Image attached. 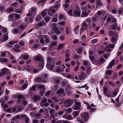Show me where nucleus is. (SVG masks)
<instances>
[{
    "instance_id": "f257e3e1",
    "label": "nucleus",
    "mask_w": 123,
    "mask_h": 123,
    "mask_svg": "<svg viewBox=\"0 0 123 123\" xmlns=\"http://www.w3.org/2000/svg\"><path fill=\"white\" fill-rule=\"evenodd\" d=\"M73 103L72 100L69 99H68L64 102L65 106L66 107L70 106Z\"/></svg>"
},
{
    "instance_id": "f03ea898",
    "label": "nucleus",
    "mask_w": 123,
    "mask_h": 123,
    "mask_svg": "<svg viewBox=\"0 0 123 123\" xmlns=\"http://www.w3.org/2000/svg\"><path fill=\"white\" fill-rule=\"evenodd\" d=\"M56 93L60 96H63L65 95L64 89L62 88H61L57 91Z\"/></svg>"
},
{
    "instance_id": "7ed1b4c3",
    "label": "nucleus",
    "mask_w": 123,
    "mask_h": 123,
    "mask_svg": "<svg viewBox=\"0 0 123 123\" xmlns=\"http://www.w3.org/2000/svg\"><path fill=\"white\" fill-rule=\"evenodd\" d=\"M35 60L37 61H40L41 62V65L42 66L41 68H43L44 66V61L43 59L41 57L38 56H35Z\"/></svg>"
},
{
    "instance_id": "20e7f679",
    "label": "nucleus",
    "mask_w": 123,
    "mask_h": 123,
    "mask_svg": "<svg viewBox=\"0 0 123 123\" xmlns=\"http://www.w3.org/2000/svg\"><path fill=\"white\" fill-rule=\"evenodd\" d=\"M81 116L82 118L85 119V121H86L88 120V119L87 118L89 116L88 114V113L86 112L85 113L81 114Z\"/></svg>"
},
{
    "instance_id": "39448f33",
    "label": "nucleus",
    "mask_w": 123,
    "mask_h": 123,
    "mask_svg": "<svg viewBox=\"0 0 123 123\" xmlns=\"http://www.w3.org/2000/svg\"><path fill=\"white\" fill-rule=\"evenodd\" d=\"M73 16L77 17H80V16L81 10H73Z\"/></svg>"
},
{
    "instance_id": "423d86ee",
    "label": "nucleus",
    "mask_w": 123,
    "mask_h": 123,
    "mask_svg": "<svg viewBox=\"0 0 123 123\" xmlns=\"http://www.w3.org/2000/svg\"><path fill=\"white\" fill-rule=\"evenodd\" d=\"M55 61L54 59L52 58L49 57L47 59V66H49L54 63Z\"/></svg>"
},
{
    "instance_id": "0eeeda50",
    "label": "nucleus",
    "mask_w": 123,
    "mask_h": 123,
    "mask_svg": "<svg viewBox=\"0 0 123 123\" xmlns=\"http://www.w3.org/2000/svg\"><path fill=\"white\" fill-rule=\"evenodd\" d=\"M75 106L73 109L74 110H77L79 109L81 106V103L78 102H77L75 103Z\"/></svg>"
},
{
    "instance_id": "6e6552de",
    "label": "nucleus",
    "mask_w": 123,
    "mask_h": 123,
    "mask_svg": "<svg viewBox=\"0 0 123 123\" xmlns=\"http://www.w3.org/2000/svg\"><path fill=\"white\" fill-rule=\"evenodd\" d=\"M115 63V61L114 60H112L110 63L108 65L107 67V69H111L112 67L114 66Z\"/></svg>"
},
{
    "instance_id": "1a4fd4ad",
    "label": "nucleus",
    "mask_w": 123,
    "mask_h": 123,
    "mask_svg": "<svg viewBox=\"0 0 123 123\" xmlns=\"http://www.w3.org/2000/svg\"><path fill=\"white\" fill-rule=\"evenodd\" d=\"M29 55L25 53L21 55L20 57L26 60H28L29 59Z\"/></svg>"
},
{
    "instance_id": "9d476101",
    "label": "nucleus",
    "mask_w": 123,
    "mask_h": 123,
    "mask_svg": "<svg viewBox=\"0 0 123 123\" xmlns=\"http://www.w3.org/2000/svg\"><path fill=\"white\" fill-rule=\"evenodd\" d=\"M1 72L4 74H6L7 75L9 74V69L6 68H4L2 69Z\"/></svg>"
},
{
    "instance_id": "9b49d317",
    "label": "nucleus",
    "mask_w": 123,
    "mask_h": 123,
    "mask_svg": "<svg viewBox=\"0 0 123 123\" xmlns=\"http://www.w3.org/2000/svg\"><path fill=\"white\" fill-rule=\"evenodd\" d=\"M111 42L113 44H116L117 42L118 38L113 36L111 37Z\"/></svg>"
},
{
    "instance_id": "f8f14e48",
    "label": "nucleus",
    "mask_w": 123,
    "mask_h": 123,
    "mask_svg": "<svg viewBox=\"0 0 123 123\" xmlns=\"http://www.w3.org/2000/svg\"><path fill=\"white\" fill-rule=\"evenodd\" d=\"M12 32L14 34H19L20 33V32L17 28L13 29L12 31Z\"/></svg>"
},
{
    "instance_id": "ddd939ff",
    "label": "nucleus",
    "mask_w": 123,
    "mask_h": 123,
    "mask_svg": "<svg viewBox=\"0 0 123 123\" xmlns=\"http://www.w3.org/2000/svg\"><path fill=\"white\" fill-rule=\"evenodd\" d=\"M1 106L4 108H7L8 107V105L7 104H5L4 102L3 101H2V99H1Z\"/></svg>"
},
{
    "instance_id": "4468645a",
    "label": "nucleus",
    "mask_w": 123,
    "mask_h": 123,
    "mask_svg": "<svg viewBox=\"0 0 123 123\" xmlns=\"http://www.w3.org/2000/svg\"><path fill=\"white\" fill-rule=\"evenodd\" d=\"M79 25H78L76 26L74 29V31L76 34H78L79 33Z\"/></svg>"
},
{
    "instance_id": "2eb2a0df",
    "label": "nucleus",
    "mask_w": 123,
    "mask_h": 123,
    "mask_svg": "<svg viewBox=\"0 0 123 123\" xmlns=\"http://www.w3.org/2000/svg\"><path fill=\"white\" fill-rule=\"evenodd\" d=\"M89 14V13L85 11H83L81 15V16L82 17H87Z\"/></svg>"
},
{
    "instance_id": "dca6fc26",
    "label": "nucleus",
    "mask_w": 123,
    "mask_h": 123,
    "mask_svg": "<svg viewBox=\"0 0 123 123\" xmlns=\"http://www.w3.org/2000/svg\"><path fill=\"white\" fill-rule=\"evenodd\" d=\"M19 23V21H16L14 22L11 25V26L13 27L17 26Z\"/></svg>"
},
{
    "instance_id": "f3484780",
    "label": "nucleus",
    "mask_w": 123,
    "mask_h": 123,
    "mask_svg": "<svg viewBox=\"0 0 123 123\" xmlns=\"http://www.w3.org/2000/svg\"><path fill=\"white\" fill-rule=\"evenodd\" d=\"M46 23L44 22H40L37 24V26H41L46 25Z\"/></svg>"
},
{
    "instance_id": "a211bd4d",
    "label": "nucleus",
    "mask_w": 123,
    "mask_h": 123,
    "mask_svg": "<svg viewBox=\"0 0 123 123\" xmlns=\"http://www.w3.org/2000/svg\"><path fill=\"white\" fill-rule=\"evenodd\" d=\"M48 10L46 9L43 11L41 13V14L43 17H44L47 15Z\"/></svg>"
},
{
    "instance_id": "6ab92c4d",
    "label": "nucleus",
    "mask_w": 123,
    "mask_h": 123,
    "mask_svg": "<svg viewBox=\"0 0 123 123\" xmlns=\"http://www.w3.org/2000/svg\"><path fill=\"white\" fill-rule=\"evenodd\" d=\"M54 31L57 35H59L61 33V31L59 30L57 28H54Z\"/></svg>"
},
{
    "instance_id": "aec40b11",
    "label": "nucleus",
    "mask_w": 123,
    "mask_h": 123,
    "mask_svg": "<svg viewBox=\"0 0 123 123\" xmlns=\"http://www.w3.org/2000/svg\"><path fill=\"white\" fill-rule=\"evenodd\" d=\"M79 111H74L72 113V115L74 118L76 117L79 114Z\"/></svg>"
},
{
    "instance_id": "412c9836",
    "label": "nucleus",
    "mask_w": 123,
    "mask_h": 123,
    "mask_svg": "<svg viewBox=\"0 0 123 123\" xmlns=\"http://www.w3.org/2000/svg\"><path fill=\"white\" fill-rule=\"evenodd\" d=\"M55 110L54 109H51L49 111V113L51 116L53 117H55L54 115Z\"/></svg>"
},
{
    "instance_id": "4be33fe9",
    "label": "nucleus",
    "mask_w": 123,
    "mask_h": 123,
    "mask_svg": "<svg viewBox=\"0 0 123 123\" xmlns=\"http://www.w3.org/2000/svg\"><path fill=\"white\" fill-rule=\"evenodd\" d=\"M115 44H110L107 45L106 48H110L112 49H113L114 48L115 46Z\"/></svg>"
},
{
    "instance_id": "5701e85b",
    "label": "nucleus",
    "mask_w": 123,
    "mask_h": 123,
    "mask_svg": "<svg viewBox=\"0 0 123 123\" xmlns=\"http://www.w3.org/2000/svg\"><path fill=\"white\" fill-rule=\"evenodd\" d=\"M38 96H34L33 98V99L34 101L37 102L38 100L41 99Z\"/></svg>"
},
{
    "instance_id": "b1692460",
    "label": "nucleus",
    "mask_w": 123,
    "mask_h": 123,
    "mask_svg": "<svg viewBox=\"0 0 123 123\" xmlns=\"http://www.w3.org/2000/svg\"><path fill=\"white\" fill-rule=\"evenodd\" d=\"M13 8L12 7L6 9V12L8 13H10L13 12Z\"/></svg>"
},
{
    "instance_id": "393cba45",
    "label": "nucleus",
    "mask_w": 123,
    "mask_h": 123,
    "mask_svg": "<svg viewBox=\"0 0 123 123\" xmlns=\"http://www.w3.org/2000/svg\"><path fill=\"white\" fill-rule=\"evenodd\" d=\"M55 66V64H51L49 65V66H47V67L49 69L51 70L53 69V68Z\"/></svg>"
},
{
    "instance_id": "a878e982",
    "label": "nucleus",
    "mask_w": 123,
    "mask_h": 123,
    "mask_svg": "<svg viewBox=\"0 0 123 123\" xmlns=\"http://www.w3.org/2000/svg\"><path fill=\"white\" fill-rule=\"evenodd\" d=\"M4 37L3 38V40H2V42H4L7 40L8 38V37L7 36V34H4Z\"/></svg>"
},
{
    "instance_id": "bb28decb",
    "label": "nucleus",
    "mask_w": 123,
    "mask_h": 123,
    "mask_svg": "<svg viewBox=\"0 0 123 123\" xmlns=\"http://www.w3.org/2000/svg\"><path fill=\"white\" fill-rule=\"evenodd\" d=\"M37 11V9L35 7H33L31 8V12L33 13H34V15L36 14V12Z\"/></svg>"
},
{
    "instance_id": "cd10ccee",
    "label": "nucleus",
    "mask_w": 123,
    "mask_h": 123,
    "mask_svg": "<svg viewBox=\"0 0 123 123\" xmlns=\"http://www.w3.org/2000/svg\"><path fill=\"white\" fill-rule=\"evenodd\" d=\"M111 70H106L105 72V74L106 75H110L112 73Z\"/></svg>"
},
{
    "instance_id": "c85d7f7f",
    "label": "nucleus",
    "mask_w": 123,
    "mask_h": 123,
    "mask_svg": "<svg viewBox=\"0 0 123 123\" xmlns=\"http://www.w3.org/2000/svg\"><path fill=\"white\" fill-rule=\"evenodd\" d=\"M0 61L1 62H6L8 61L7 59L5 58H0Z\"/></svg>"
},
{
    "instance_id": "c756f323",
    "label": "nucleus",
    "mask_w": 123,
    "mask_h": 123,
    "mask_svg": "<svg viewBox=\"0 0 123 123\" xmlns=\"http://www.w3.org/2000/svg\"><path fill=\"white\" fill-rule=\"evenodd\" d=\"M57 45V43L55 42H53L52 43L49 45V47L50 48L53 47L54 46Z\"/></svg>"
},
{
    "instance_id": "7c9ffc66",
    "label": "nucleus",
    "mask_w": 123,
    "mask_h": 123,
    "mask_svg": "<svg viewBox=\"0 0 123 123\" xmlns=\"http://www.w3.org/2000/svg\"><path fill=\"white\" fill-rule=\"evenodd\" d=\"M68 13L70 16H73V10L71 9H70L67 12Z\"/></svg>"
},
{
    "instance_id": "2f4dec72",
    "label": "nucleus",
    "mask_w": 123,
    "mask_h": 123,
    "mask_svg": "<svg viewBox=\"0 0 123 123\" xmlns=\"http://www.w3.org/2000/svg\"><path fill=\"white\" fill-rule=\"evenodd\" d=\"M36 88V86H33L31 87L29 89V91L31 92L32 91H35Z\"/></svg>"
},
{
    "instance_id": "473e14b6",
    "label": "nucleus",
    "mask_w": 123,
    "mask_h": 123,
    "mask_svg": "<svg viewBox=\"0 0 123 123\" xmlns=\"http://www.w3.org/2000/svg\"><path fill=\"white\" fill-rule=\"evenodd\" d=\"M35 81L37 82H41L44 81L43 80L42 78H38L36 79Z\"/></svg>"
},
{
    "instance_id": "72a5a7b5",
    "label": "nucleus",
    "mask_w": 123,
    "mask_h": 123,
    "mask_svg": "<svg viewBox=\"0 0 123 123\" xmlns=\"http://www.w3.org/2000/svg\"><path fill=\"white\" fill-rule=\"evenodd\" d=\"M50 19L51 18L50 17L47 16L44 18V19L46 22H48L49 21Z\"/></svg>"
},
{
    "instance_id": "f704fd0d",
    "label": "nucleus",
    "mask_w": 123,
    "mask_h": 123,
    "mask_svg": "<svg viewBox=\"0 0 123 123\" xmlns=\"http://www.w3.org/2000/svg\"><path fill=\"white\" fill-rule=\"evenodd\" d=\"M45 43H49V41L50 37L48 36H46L45 37Z\"/></svg>"
},
{
    "instance_id": "c9c22d12",
    "label": "nucleus",
    "mask_w": 123,
    "mask_h": 123,
    "mask_svg": "<svg viewBox=\"0 0 123 123\" xmlns=\"http://www.w3.org/2000/svg\"><path fill=\"white\" fill-rule=\"evenodd\" d=\"M28 85V84H27V82H25V84H24L22 86V88L23 90H24L27 87Z\"/></svg>"
},
{
    "instance_id": "e433bc0d",
    "label": "nucleus",
    "mask_w": 123,
    "mask_h": 123,
    "mask_svg": "<svg viewBox=\"0 0 123 123\" xmlns=\"http://www.w3.org/2000/svg\"><path fill=\"white\" fill-rule=\"evenodd\" d=\"M65 43H61L58 45L57 49L59 50L62 48L65 45Z\"/></svg>"
},
{
    "instance_id": "4c0bfd02",
    "label": "nucleus",
    "mask_w": 123,
    "mask_h": 123,
    "mask_svg": "<svg viewBox=\"0 0 123 123\" xmlns=\"http://www.w3.org/2000/svg\"><path fill=\"white\" fill-rule=\"evenodd\" d=\"M99 61L100 64H103L105 62V60L103 57L100 58L99 59Z\"/></svg>"
},
{
    "instance_id": "58836bf2",
    "label": "nucleus",
    "mask_w": 123,
    "mask_h": 123,
    "mask_svg": "<svg viewBox=\"0 0 123 123\" xmlns=\"http://www.w3.org/2000/svg\"><path fill=\"white\" fill-rule=\"evenodd\" d=\"M92 62L93 64H94L96 65H97L100 64V63L98 60H96L95 59Z\"/></svg>"
},
{
    "instance_id": "ea45409f",
    "label": "nucleus",
    "mask_w": 123,
    "mask_h": 123,
    "mask_svg": "<svg viewBox=\"0 0 123 123\" xmlns=\"http://www.w3.org/2000/svg\"><path fill=\"white\" fill-rule=\"evenodd\" d=\"M84 74V73L83 72H81L79 76L80 78L81 79H82L83 78V76Z\"/></svg>"
},
{
    "instance_id": "a19ab883",
    "label": "nucleus",
    "mask_w": 123,
    "mask_h": 123,
    "mask_svg": "<svg viewBox=\"0 0 123 123\" xmlns=\"http://www.w3.org/2000/svg\"><path fill=\"white\" fill-rule=\"evenodd\" d=\"M74 9L73 10L77 11L80 10L79 6L78 5H76L74 7Z\"/></svg>"
},
{
    "instance_id": "79ce46f5",
    "label": "nucleus",
    "mask_w": 123,
    "mask_h": 123,
    "mask_svg": "<svg viewBox=\"0 0 123 123\" xmlns=\"http://www.w3.org/2000/svg\"><path fill=\"white\" fill-rule=\"evenodd\" d=\"M87 28L85 27L84 26H82L81 25V27L80 30V33H81V32L83 31L84 30H86Z\"/></svg>"
},
{
    "instance_id": "37998d69",
    "label": "nucleus",
    "mask_w": 123,
    "mask_h": 123,
    "mask_svg": "<svg viewBox=\"0 0 123 123\" xmlns=\"http://www.w3.org/2000/svg\"><path fill=\"white\" fill-rule=\"evenodd\" d=\"M117 25V24L116 23L114 24H112L111 25V26L112 27V29L113 30H114L116 28V26Z\"/></svg>"
},
{
    "instance_id": "c03bdc74",
    "label": "nucleus",
    "mask_w": 123,
    "mask_h": 123,
    "mask_svg": "<svg viewBox=\"0 0 123 123\" xmlns=\"http://www.w3.org/2000/svg\"><path fill=\"white\" fill-rule=\"evenodd\" d=\"M41 16L40 15H38L36 18V21L38 22L41 19Z\"/></svg>"
},
{
    "instance_id": "a18cd8bd",
    "label": "nucleus",
    "mask_w": 123,
    "mask_h": 123,
    "mask_svg": "<svg viewBox=\"0 0 123 123\" xmlns=\"http://www.w3.org/2000/svg\"><path fill=\"white\" fill-rule=\"evenodd\" d=\"M81 25L83 26H84L85 27H86V28H87L88 26L87 24L85 21H84L82 23Z\"/></svg>"
},
{
    "instance_id": "49530a36",
    "label": "nucleus",
    "mask_w": 123,
    "mask_h": 123,
    "mask_svg": "<svg viewBox=\"0 0 123 123\" xmlns=\"http://www.w3.org/2000/svg\"><path fill=\"white\" fill-rule=\"evenodd\" d=\"M82 50L81 48H79L78 49L77 52L78 54L80 55L82 53Z\"/></svg>"
},
{
    "instance_id": "de8ad7c7",
    "label": "nucleus",
    "mask_w": 123,
    "mask_h": 123,
    "mask_svg": "<svg viewBox=\"0 0 123 123\" xmlns=\"http://www.w3.org/2000/svg\"><path fill=\"white\" fill-rule=\"evenodd\" d=\"M73 118L71 114H69L67 116V119L68 120H72Z\"/></svg>"
},
{
    "instance_id": "09e8293b",
    "label": "nucleus",
    "mask_w": 123,
    "mask_h": 123,
    "mask_svg": "<svg viewBox=\"0 0 123 123\" xmlns=\"http://www.w3.org/2000/svg\"><path fill=\"white\" fill-rule=\"evenodd\" d=\"M45 92V89H43L41 90L40 92V94L42 96L43 95Z\"/></svg>"
},
{
    "instance_id": "8fccbe9b",
    "label": "nucleus",
    "mask_w": 123,
    "mask_h": 123,
    "mask_svg": "<svg viewBox=\"0 0 123 123\" xmlns=\"http://www.w3.org/2000/svg\"><path fill=\"white\" fill-rule=\"evenodd\" d=\"M60 6V4H59L58 3L56 4L55 3V5L54 6V8H56V10L57 9V8H59Z\"/></svg>"
},
{
    "instance_id": "3c124183",
    "label": "nucleus",
    "mask_w": 123,
    "mask_h": 123,
    "mask_svg": "<svg viewBox=\"0 0 123 123\" xmlns=\"http://www.w3.org/2000/svg\"><path fill=\"white\" fill-rule=\"evenodd\" d=\"M89 56L90 60L92 62L95 60L94 56L93 55H89Z\"/></svg>"
},
{
    "instance_id": "603ef678",
    "label": "nucleus",
    "mask_w": 123,
    "mask_h": 123,
    "mask_svg": "<svg viewBox=\"0 0 123 123\" xmlns=\"http://www.w3.org/2000/svg\"><path fill=\"white\" fill-rule=\"evenodd\" d=\"M98 41L97 39H95L92 40L91 41V43H96Z\"/></svg>"
},
{
    "instance_id": "864d4df0",
    "label": "nucleus",
    "mask_w": 123,
    "mask_h": 123,
    "mask_svg": "<svg viewBox=\"0 0 123 123\" xmlns=\"http://www.w3.org/2000/svg\"><path fill=\"white\" fill-rule=\"evenodd\" d=\"M38 86L39 88L42 89L41 90L43 89H45V86L44 85H37Z\"/></svg>"
},
{
    "instance_id": "5fc2aeb1",
    "label": "nucleus",
    "mask_w": 123,
    "mask_h": 123,
    "mask_svg": "<svg viewBox=\"0 0 123 123\" xmlns=\"http://www.w3.org/2000/svg\"><path fill=\"white\" fill-rule=\"evenodd\" d=\"M23 116H24L25 117H26V119H25V122L26 123H29V118L28 117H27L25 115H23Z\"/></svg>"
},
{
    "instance_id": "6e6d98bb",
    "label": "nucleus",
    "mask_w": 123,
    "mask_h": 123,
    "mask_svg": "<svg viewBox=\"0 0 123 123\" xmlns=\"http://www.w3.org/2000/svg\"><path fill=\"white\" fill-rule=\"evenodd\" d=\"M27 66L28 67L27 68V70L29 72L31 71L32 70V68L30 67L29 66V65H28Z\"/></svg>"
},
{
    "instance_id": "4d7b16f0",
    "label": "nucleus",
    "mask_w": 123,
    "mask_h": 123,
    "mask_svg": "<svg viewBox=\"0 0 123 123\" xmlns=\"http://www.w3.org/2000/svg\"><path fill=\"white\" fill-rule=\"evenodd\" d=\"M96 4L98 6H102L103 5V4L101 2V1L97 2Z\"/></svg>"
},
{
    "instance_id": "13d9d810",
    "label": "nucleus",
    "mask_w": 123,
    "mask_h": 123,
    "mask_svg": "<svg viewBox=\"0 0 123 123\" xmlns=\"http://www.w3.org/2000/svg\"><path fill=\"white\" fill-rule=\"evenodd\" d=\"M108 83L110 84L112 86H115V84L113 83L112 81L111 80H109L108 82Z\"/></svg>"
},
{
    "instance_id": "bf43d9fd",
    "label": "nucleus",
    "mask_w": 123,
    "mask_h": 123,
    "mask_svg": "<svg viewBox=\"0 0 123 123\" xmlns=\"http://www.w3.org/2000/svg\"><path fill=\"white\" fill-rule=\"evenodd\" d=\"M65 24V22L62 21L58 23V25H61L62 26H63Z\"/></svg>"
},
{
    "instance_id": "052dcab7",
    "label": "nucleus",
    "mask_w": 123,
    "mask_h": 123,
    "mask_svg": "<svg viewBox=\"0 0 123 123\" xmlns=\"http://www.w3.org/2000/svg\"><path fill=\"white\" fill-rule=\"evenodd\" d=\"M91 68H88L86 70V73L88 74H90L91 73Z\"/></svg>"
},
{
    "instance_id": "680f3d73",
    "label": "nucleus",
    "mask_w": 123,
    "mask_h": 123,
    "mask_svg": "<svg viewBox=\"0 0 123 123\" xmlns=\"http://www.w3.org/2000/svg\"><path fill=\"white\" fill-rule=\"evenodd\" d=\"M24 97V96L22 95H19L17 97V98L18 99H20L22 98H23Z\"/></svg>"
},
{
    "instance_id": "e2e57ef3",
    "label": "nucleus",
    "mask_w": 123,
    "mask_h": 123,
    "mask_svg": "<svg viewBox=\"0 0 123 123\" xmlns=\"http://www.w3.org/2000/svg\"><path fill=\"white\" fill-rule=\"evenodd\" d=\"M12 50L16 52H20V50L19 49H17L15 48H13L12 49Z\"/></svg>"
},
{
    "instance_id": "0e129e2a",
    "label": "nucleus",
    "mask_w": 123,
    "mask_h": 123,
    "mask_svg": "<svg viewBox=\"0 0 123 123\" xmlns=\"http://www.w3.org/2000/svg\"><path fill=\"white\" fill-rule=\"evenodd\" d=\"M73 111L71 108H68L67 109V111L69 113H71Z\"/></svg>"
},
{
    "instance_id": "69168bd1",
    "label": "nucleus",
    "mask_w": 123,
    "mask_h": 123,
    "mask_svg": "<svg viewBox=\"0 0 123 123\" xmlns=\"http://www.w3.org/2000/svg\"><path fill=\"white\" fill-rule=\"evenodd\" d=\"M97 19L96 17L95 16H93L92 19V21L94 22L96 21H97Z\"/></svg>"
},
{
    "instance_id": "338daca9",
    "label": "nucleus",
    "mask_w": 123,
    "mask_h": 123,
    "mask_svg": "<svg viewBox=\"0 0 123 123\" xmlns=\"http://www.w3.org/2000/svg\"><path fill=\"white\" fill-rule=\"evenodd\" d=\"M70 29L68 27H67L66 28V32L67 34H69L70 33Z\"/></svg>"
},
{
    "instance_id": "774afa93",
    "label": "nucleus",
    "mask_w": 123,
    "mask_h": 123,
    "mask_svg": "<svg viewBox=\"0 0 123 123\" xmlns=\"http://www.w3.org/2000/svg\"><path fill=\"white\" fill-rule=\"evenodd\" d=\"M2 30L3 31V33H6V31H7V29L3 27L2 28Z\"/></svg>"
}]
</instances>
